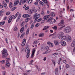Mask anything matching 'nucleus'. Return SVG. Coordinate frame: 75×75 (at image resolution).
Instances as JSON below:
<instances>
[{
    "label": "nucleus",
    "mask_w": 75,
    "mask_h": 75,
    "mask_svg": "<svg viewBox=\"0 0 75 75\" xmlns=\"http://www.w3.org/2000/svg\"><path fill=\"white\" fill-rule=\"evenodd\" d=\"M30 46L29 45H28L26 47L27 51L26 50H25V52L26 53H27L26 55V57L27 58H30Z\"/></svg>",
    "instance_id": "f257e3e1"
},
{
    "label": "nucleus",
    "mask_w": 75,
    "mask_h": 75,
    "mask_svg": "<svg viewBox=\"0 0 75 75\" xmlns=\"http://www.w3.org/2000/svg\"><path fill=\"white\" fill-rule=\"evenodd\" d=\"M2 53L3 54L2 56V58H5V57H7L8 56V53H7V51L6 49H4L2 51Z\"/></svg>",
    "instance_id": "f03ea898"
},
{
    "label": "nucleus",
    "mask_w": 75,
    "mask_h": 75,
    "mask_svg": "<svg viewBox=\"0 0 75 75\" xmlns=\"http://www.w3.org/2000/svg\"><path fill=\"white\" fill-rule=\"evenodd\" d=\"M71 29L69 26H68L65 28L64 29V32L65 33H68L71 31Z\"/></svg>",
    "instance_id": "7ed1b4c3"
},
{
    "label": "nucleus",
    "mask_w": 75,
    "mask_h": 75,
    "mask_svg": "<svg viewBox=\"0 0 75 75\" xmlns=\"http://www.w3.org/2000/svg\"><path fill=\"white\" fill-rule=\"evenodd\" d=\"M40 15L38 14L37 13H35L34 15V18H35V20L34 21V23H35L37 21V20L38 19V18L40 17Z\"/></svg>",
    "instance_id": "20e7f679"
},
{
    "label": "nucleus",
    "mask_w": 75,
    "mask_h": 75,
    "mask_svg": "<svg viewBox=\"0 0 75 75\" xmlns=\"http://www.w3.org/2000/svg\"><path fill=\"white\" fill-rule=\"evenodd\" d=\"M56 22V20L55 19L53 18L52 17H50V23L51 24H53V23H55Z\"/></svg>",
    "instance_id": "39448f33"
},
{
    "label": "nucleus",
    "mask_w": 75,
    "mask_h": 75,
    "mask_svg": "<svg viewBox=\"0 0 75 75\" xmlns=\"http://www.w3.org/2000/svg\"><path fill=\"white\" fill-rule=\"evenodd\" d=\"M66 36L67 38V40L68 42H71V41H72V40H71V38L70 37V36L68 35H66Z\"/></svg>",
    "instance_id": "423d86ee"
},
{
    "label": "nucleus",
    "mask_w": 75,
    "mask_h": 75,
    "mask_svg": "<svg viewBox=\"0 0 75 75\" xmlns=\"http://www.w3.org/2000/svg\"><path fill=\"white\" fill-rule=\"evenodd\" d=\"M26 1L27 0H21L19 3V6H21V5H22L23 4L25 3Z\"/></svg>",
    "instance_id": "0eeeda50"
},
{
    "label": "nucleus",
    "mask_w": 75,
    "mask_h": 75,
    "mask_svg": "<svg viewBox=\"0 0 75 75\" xmlns=\"http://www.w3.org/2000/svg\"><path fill=\"white\" fill-rule=\"evenodd\" d=\"M35 50L33 49L32 52V54H31V56L30 57L31 58H33L34 57V54H35Z\"/></svg>",
    "instance_id": "6e6552de"
},
{
    "label": "nucleus",
    "mask_w": 75,
    "mask_h": 75,
    "mask_svg": "<svg viewBox=\"0 0 75 75\" xmlns=\"http://www.w3.org/2000/svg\"><path fill=\"white\" fill-rule=\"evenodd\" d=\"M54 42L55 45H59L60 42H59V40H54Z\"/></svg>",
    "instance_id": "1a4fd4ad"
},
{
    "label": "nucleus",
    "mask_w": 75,
    "mask_h": 75,
    "mask_svg": "<svg viewBox=\"0 0 75 75\" xmlns=\"http://www.w3.org/2000/svg\"><path fill=\"white\" fill-rule=\"evenodd\" d=\"M60 43L62 46H65L66 45V42L63 40H61Z\"/></svg>",
    "instance_id": "9d476101"
},
{
    "label": "nucleus",
    "mask_w": 75,
    "mask_h": 75,
    "mask_svg": "<svg viewBox=\"0 0 75 75\" xmlns=\"http://www.w3.org/2000/svg\"><path fill=\"white\" fill-rule=\"evenodd\" d=\"M31 17V15L28 14H24L23 15V17L24 18H27L28 17Z\"/></svg>",
    "instance_id": "9b49d317"
},
{
    "label": "nucleus",
    "mask_w": 75,
    "mask_h": 75,
    "mask_svg": "<svg viewBox=\"0 0 75 75\" xmlns=\"http://www.w3.org/2000/svg\"><path fill=\"white\" fill-rule=\"evenodd\" d=\"M13 17H14V15H12L11 16L10 18H9V20L8 21V23H10Z\"/></svg>",
    "instance_id": "f8f14e48"
},
{
    "label": "nucleus",
    "mask_w": 75,
    "mask_h": 75,
    "mask_svg": "<svg viewBox=\"0 0 75 75\" xmlns=\"http://www.w3.org/2000/svg\"><path fill=\"white\" fill-rule=\"evenodd\" d=\"M47 44H48V45L50 47H53L54 45L53 43H51V42H47Z\"/></svg>",
    "instance_id": "ddd939ff"
},
{
    "label": "nucleus",
    "mask_w": 75,
    "mask_h": 75,
    "mask_svg": "<svg viewBox=\"0 0 75 75\" xmlns=\"http://www.w3.org/2000/svg\"><path fill=\"white\" fill-rule=\"evenodd\" d=\"M63 25H64V22L62 20L60 23H58V26H62Z\"/></svg>",
    "instance_id": "4468645a"
},
{
    "label": "nucleus",
    "mask_w": 75,
    "mask_h": 75,
    "mask_svg": "<svg viewBox=\"0 0 75 75\" xmlns=\"http://www.w3.org/2000/svg\"><path fill=\"white\" fill-rule=\"evenodd\" d=\"M50 15H46L44 17V20H47L48 18L50 17Z\"/></svg>",
    "instance_id": "2eb2a0df"
},
{
    "label": "nucleus",
    "mask_w": 75,
    "mask_h": 75,
    "mask_svg": "<svg viewBox=\"0 0 75 75\" xmlns=\"http://www.w3.org/2000/svg\"><path fill=\"white\" fill-rule=\"evenodd\" d=\"M6 68H8V67H10V63H9L8 61H7L6 62Z\"/></svg>",
    "instance_id": "dca6fc26"
},
{
    "label": "nucleus",
    "mask_w": 75,
    "mask_h": 75,
    "mask_svg": "<svg viewBox=\"0 0 75 75\" xmlns=\"http://www.w3.org/2000/svg\"><path fill=\"white\" fill-rule=\"evenodd\" d=\"M71 47H74L75 46V40H74L71 43Z\"/></svg>",
    "instance_id": "f3484780"
},
{
    "label": "nucleus",
    "mask_w": 75,
    "mask_h": 75,
    "mask_svg": "<svg viewBox=\"0 0 75 75\" xmlns=\"http://www.w3.org/2000/svg\"><path fill=\"white\" fill-rule=\"evenodd\" d=\"M19 3V1L18 0H17L14 3V6H17V4H18V3Z\"/></svg>",
    "instance_id": "a211bd4d"
},
{
    "label": "nucleus",
    "mask_w": 75,
    "mask_h": 75,
    "mask_svg": "<svg viewBox=\"0 0 75 75\" xmlns=\"http://www.w3.org/2000/svg\"><path fill=\"white\" fill-rule=\"evenodd\" d=\"M52 28L54 29L55 31H56V30H57V26H54V27H52Z\"/></svg>",
    "instance_id": "6ab92c4d"
},
{
    "label": "nucleus",
    "mask_w": 75,
    "mask_h": 75,
    "mask_svg": "<svg viewBox=\"0 0 75 75\" xmlns=\"http://www.w3.org/2000/svg\"><path fill=\"white\" fill-rule=\"evenodd\" d=\"M49 27L50 26H45L44 28L43 29V30H47Z\"/></svg>",
    "instance_id": "aec40b11"
},
{
    "label": "nucleus",
    "mask_w": 75,
    "mask_h": 75,
    "mask_svg": "<svg viewBox=\"0 0 75 75\" xmlns=\"http://www.w3.org/2000/svg\"><path fill=\"white\" fill-rule=\"evenodd\" d=\"M67 37L66 35V36H63L62 38V40H67Z\"/></svg>",
    "instance_id": "412c9836"
},
{
    "label": "nucleus",
    "mask_w": 75,
    "mask_h": 75,
    "mask_svg": "<svg viewBox=\"0 0 75 75\" xmlns=\"http://www.w3.org/2000/svg\"><path fill=\"white\" fill-rule=\"evenodd\" d=\"M58 68H56L55 70V74L57 75L58 74Z\"/></svg>",
    "instance_id": "4be33fe9"
},
{
    "label": "nucleus",
    "mask_w": 75,
    "mask_h": 75,
    "mask_svg": "<svg viewBox=\"0 0 75 75\" xmlns=\"http://www.w3.org/2000/svg\"><path fill=\"white\" fill-rule=\"evenodd\" d=\"M70 66H69V65L68 64H66L65 65V67L67 69H68V68H70Z\"/></svg>",
    "instance_id": "5701e85b"
},
{
    "label": "nucleus",
    "mask_w": 75,
    "mask_h": 75,
    "mask_svg": "<svg viewBox=\"0 0 75 75\" xmlns=\"http://www.w3.org/2000/svg\"><path fill=\"white\" fill-rule=\"evenodd\" d=\"M23 30H24V27H22L20 29L21 33H23Z\"/></svg>",
    "instance_id": "b1692460"
},
{
    "label": "nucleus",
    "mask_w": 75,
    "mask_h": 75,
    "mask_svg": "<svg viewBox=\"0 0 75 75\" xmlns=\"http://www.w3.org/2000/svg\"><path fill=\"white\" fill-rule=\"evenodd\" d=\"M18 14H19V12H17L14 16L13 17V19H15V18H16L17 17V16L18 15Z\"/></svg>",
    "instance_id": "393cba45"
},
{
    "label": "nucleus",
    "mask_w": 75,
    "mask_h": 75,
    "mask_svg": "<svg viewBox=\"0 0 75 75\" xmlns=\"http://www.w3.org/2000/svg\"><path fill=\"white\" fill-rule=\"evenodd\" d=\"M5 21H4V22H0V25H3L5 24Z\"/></svg>",
    "instance_id": "a878e982"
},
{
    "label": "nucleus",
    "mask_w": 75,
    "mask_h": 75,
    "mask_svg": "<svg viewBox=\"0 0 75 75\" xmlns=\"http://www.w3.org/2000/svg\"><path fill=\"white\" fill-rule=\"evenodd\" d=\"M28 12H29V13L30 14H32L33 13V10H29Z\"/></svg>",
    "instance_id": "bb28decb"
},
{
    "label": "nucleus",
    "mask_w": 75,
    "mask_h": 75,
    "mask_svg": "<svg viewBox=\"0 0 75 75\" xmlns=\"http://www.w3.org/2000/svg\"><path fill=\"white\" fill-rule=\"evenodd\" d=\"M30 31V28H28L27 30H26V34L27 35L28 34V33H29V31Z\"/></svg>",
    "instance_id": "cd10ccee"
},
{
    "label": "nucleus",
    "mask_w": 75,
    "mask_h": 75,
    "mask_svg": "<svg viewBox=\"0 0 75 75\" xmlns=\"http://www.w3.org/2000/svg\"><path fill=\"white\" fill-rule=\"evenodd\" d=\"M18 16V19H20V18H21V13H19Z\"/></svg>",
    "instance_id": "c85d7f7f"
},
{
    "label": "nucleus",
    "mask_w": 75,
    "mask_h": 75,
    "mask_svg": "<svg viewBox=\"0 0 75 75\" xmlns=\"http://www.w3.org/2000/svg\"><path fill=\"white\" fill-rule=\"evenodd\" d=\"M58 37L60 39V40H62V36L61 35H59Z\"/></svg>",
    "instance_id": "c756f323"
},
{
    "label": "nucleus",
    "mask_w": 75,
    "mask_h": 75,
    "mask_svg": "<svg viewBox=\"0 0 75 75\" xmlns=\"http://www.w3.org/2000/svg\"><path fill=\"white\" fill-rule=\"evenodd\" d=\"M25 23V22H24V21L22 22L21 24V27H23L24 26Z\"/></svg>",
    "instance_id": "7c9ffc66"
},
{
    "label": "nucleus",
    "mask_w": 75,
    "mask_h": 75,
    "mask_svg": "<svg viewBox=\"0 0 75 75\" xmlns=\"http://www.w3.org/2000/svg\"><path fill=\"white\" fill-rule=\"evenodd\" d=\"M44 35V33H41L39 35V37H42Z\"/></svg>",
    "instance_id": "2f4dec72"
},
{
    "label": "nucleus",
    "mask_w": 75,
    "mask_h": 75,
    "mask_svg": "<svg viewBox=\"0 0 75 75\" xmlns=\"http://www.w3.org/2000/svg\"><path fill=\"white\" fill-rule=\"evenodd\" d=\"M25 43L23 41L22 42V43L21 44V46L22 47H24V45H25Z\"/></svg>",
    "instance_id": "473e14b6"
},
{
    "label": "nucleus",
    "mask_w": 75,
    "mask_h": 75,
    "mask_svg": "<svg viewBox=\"0 0 75 75\" xmlns=\"http://www.w3.org/2000/svg\"><path fill=\"white\" fill-rule=\"evenodd\" d=\"M3 4H4V7H6L7 6V4L4 2V1H3Z\"/></svg>",
    "instance_id": "72a5a7b5"
},
{
    "label": "nucleus",
    "mask_w": 75,
    "mask_h": 75,
    "mask_svg": "<svg viewBox=\"0 0 75 75\" xmlns=\"http://www.w3.org/2000/svg\"><path fill=\"white\" fill-rule=\"evenodd\" d=\"M24 34H25V33H23L21 35V36L20 38H22L23 37H24Z\"/></svg>",
    "instance_id": "f704fd0d"
},
{
    "label": "nucleus",
    "mask_w": 75,
    "mask_h": 75,
    "mask_svg": "<svg viewBox=\"0 0 75 75\" xmlns=\"http://www.w3.org/2000/svg\"><path fill=\"white\" fill-rule=\"evenodd\" d=\"M0 13H1L2 14H3V13H4V9H2L1 11H0Z\"/></svg>",
    "instance_id": "c9c22d12"
},
{
    "label": "nucleus",
    "mask_w": 75,
    "mask_h": 75,
    "mask_svg": "<svg viewBox=\"0 0 75 75\" xmlns=\"http://www.w3.org/2000/svg\"><path fill=\"white\" fill-rule=\"evenodd\" d=\"M12 6H13V4H12V2H10V3L9 4V7L11 8V7H12Z\"/></svg>",
    "instance_id": "e433bc0d"
},
{
    "label": "nucleus",
    "mask_w": 75,
    "mask_h": 75,
    "mask_svg": "<svg viewBox=\"0 0 75 75\" xmlns=\"http://www.w3.org/2000/svg\"><path fill=\"white\" fill-rule=\"evenodd\" d=\"M39 3L41 6H44V3H43L42 1H40Z\"/></svg>",
    "instance_id": "4c0bfd02"
},
{
    "label": "nucleus",
    "mask_w": 75,
    "mask_h": 75,
    "mask_svg": "<svg viewBox=\"0 0 75 75\" xmlns=\"http://www.w3.org/2000/svg\"><path fill=\"white\" fill-rule=\"evenodd\" d=\"M46 51V52L47 54H49V53H50L51 52V50H47Z\"/></svg>",
    "instance_id": "58836bf2"
},
{
    "label": "nucleus",
    "mask_w": 75,
    "mask_h": 75,
    "mask_svg": "<svg viewBox=\"0 0 75 75\" xmlns=\"http://www.w3.org/2000/svg\"><path fill=\"white\" fill-rule=\"evenodd\" d=\"M45 50H47L49 49V47L48 46H46L45 47Z\"/></svg>",
    "instance_id": "ea45409f"
},
{
    "label": "nucleus",
    "mask_w": 75,
    "mask_h": 75,
    "mask_svg": "<svg viewBox=\"0 0 75 75\" xmlns=\"http://www.w3.org/2000/svg\"><path fill=\"white\" fill-rule=\"evenodd\" d=\"M17 8V7H14L13 8H12V11H14L15 9H16V8Z\"/></svg>",
    "instance_id": "a19ab883"
},
{
    "label": "nucleus",
    "mask_w": 75,
    "mask_h": 75,
    "mask_svg": "<svg viewBox=\"0 0 75 75\" xmlns=\"http://www.w3.org/2000/svg\"><path fill=\"white\" fill-rule=\"evenodd\" d=\"M59 17L60 18H63V16H62V15H60L59 16Z\"/></svg>",
    "instance_id": "79ce46f5"
},
{
    "label": "nucleus",
    "mask_w": 75,
    "mask_h": 75,
    "mask_svg": "<svg viewBox=\"0 0 75 75\" xmlns=\"http://www.w3.org/2000/svg\"><path fill=\"white\" fill-rule=\"evenodd\" d=\"M1 64H4V63H5V61L4 60L1 61Z\"/></svg>",
    "instance_id": "37998d69"
},
{
    "label": "nucleus",
    "mask_w": 75,
    "mask_h": 75,
    "mask_svg": "<svg viewBox=\"0 0 75 75\" xmlns=\"http://www.w3.org/2000/svg\"><path fill=\"white\" fill-rule=\"evenodd\" d=\"M52 62L54 66H55V61H54V60H52Z\"/></svg>",
    "instance_id": "c03bdc74"
},
{
    "label": "nucleus",
    "mask_w": 75,
    "mask_h": 75,
    "mask_svg": "<svg viewBox=\"0 0 75 75\" xmlns=\"http://www.w3.org/2000/svg\"><path fill=\"white\" fill-rule=\"evenodd\" d=\"M1 68L2 69H5V67L4 66H1Z\"/></svg>",
    "instance_id": "a18cd8bd"
},
{
    "label": "nucleus",
    "mask_w": 75,
    "mask_h": 75,
    "mask_svg": "<svg viewBox=\"0 0 75 75\" xmlns=\"http://www.w3.org/2000/svg\"><path fill=\"white\" fill-rule=\"evenodd\" d=\"M51 15L52 16H54V17H55V15L54 14V12L51 13Z\"/></svg>",
    "instance_id": "49530a36"
},
{
    "label": "nucleus",
    "mask_w": 75,
    "mask_h": 75,
    "mask_svg": "<svg viewBox=\"0 0 75 75\" xmlns=\"http://www.w3.org/2000/svg\"><path fill=\"white\" fill-rule=\"evenodd\" d=\"M10 12H6V15H7V16H8L9 15H10Z\"/></svg>",
    "instance_id": "de8ad7c7"
},
{
    "label": "nucleus",
    "mask_w": 75,
    "mask_h": 75,
    "mask_svg": "<svg viewBox=\"0 0 75 75\" xmlns=\"http://www.w3.org/2000/svg\"><path fill=\"white\" fill-rule=\"evenodd\" d=\"M30 8V7L28 6L26 7L25 9V10H28Z\"/></svg>",
    "instance_id": "09e8293b"
},
{
    "label": "nucleus",
    "mask_w": 75,
    "mask_h": 75,
    "mask_svg": "<svg viewBox=\"0 0 75 75\" xmlns=\"http://www.w3.org/2000/svg\"><path fill=\"white\" fill-rule=\"evenodd\" d=\"M31 71V70H28V71H26V73L28 74H30V72Z\"/></svg>",
    "instance_id": "8fccbe9b"
},
{
    "label": "nucleus",
    "mask_w": 75,
    "mask_h": 75,
    "mask_svg": "<svg viewBox=\"0 0 75 75\" xmlns=\"http://www.w3.org/2000/svg\"><path fill=\"white\" fill-rule=\"evenodd\" d=\"M18 30V28H17L16 27H15V28L14 29V31H17Z\"/></svg>",
    "instance_id": "3c124183"
},
{
    "label": "nucleus",
    "mask_w": 75,
    "mask_h": 75,
    "mask_svg": "<svg viewBox=\"0 0 75 75\" xmlns=\"http://www.w3.org/2000/svg\"><path fill=\"white\" fill-rule=\"evenodd\" d=\"M42 1H43L44 3H47V0H42Z\"/></svg>",
    "instance_id": "603ef678"
},
{
    "label": "nucleus",
    "mask_w": 75,
    "mask_h": 75,
    "mask_svg": "<svg viewBox=\"0 0 75 75\" xmlns=\"http://www.w3.org/2000/svg\"><path fill=\"white\" fill-rule=\"evenodd\" d=\"M63 63H64V64H67V61L66 60H63Z\"/></svg>",
    "instance_id": "864d4df0"
},
{
    "label": "nucleus",
    "mask_w": 75,
    "mask_h": 75,
    "mask_svg": "<svg viewBox=\"0 0 75 75\" xmlns=\"http://www.w3.org/2000/svg\"><path fill=\"white\" fill-rule=\"evenodd\" d=\"M42 20V19L41 18H40L38 19V22H40V21H41Z\"/></svg>",
    "instance_id": "5fc2aeb1"
},
{
    "label": "nucleus",
    "mask_w": 75,
    "mask_h": 75,
    "mask_svg": "<svg viewBox=\"0 0 75 75\" xmlns=\"http://www.w3.org/2000/svg\"><path fill=\"white\" fill-rule=\"evenodd\" d=\"M39 24V23H38L36 24L35 25V27H38V26H39V25H38V24Z\"/></svg>",
    "instance_id": "6e6d98bb"
},
{
    "label": "nucleus",
    "mask_w": 75,
    "mask_h": 75,
    "mask_svg": "<svg viewBox=\"0 0 75 75\" xmlns=\"http://www.w3.org/2000/svg\"><path fill=\"white\" fill-rule=\"evenodd\" d=\"M58 54V53H54L53 54V55H54V56H55V55H57Z\"/></svg>",
    "instance_id": "4d7b16f0"
},
{
    "label": "nucleus",
    "mask_w": 75,
    "mask_h": 75,
    "mask_svg": "<svg viewBox=\"0 0 75 75\" xmlns=\"http://www.w3.org/2000/svg\"><path fill=\"white\" fill-rule=\"evenodd\" d=\"M38 3L37 2H36L34 3V4H35V5H36V6H38Z\"/></svg>",
    "instance_id": "13d9d810"
},
{
    "label": "nucleus",
    "mask_w": 75,
    "mask_h": 75,
    "mask_svg": "<svg viewBox=\"0 0 75 75\" xmlns=\"http://www.w3.org/2000/svg\"><path fill=\"white\" fill-rule=\"evenodd\" d=\"M29 20V18H28L26 19L25 20V22L26 23H27L28 22V21Z\"/></svg>",
    "instance_id": "bf43d9fd"
},
{
    "label": "nucleus",
    "mask_w": 75,
    "mask_h": 75,
    "mask_svg": "<svg viewBox=\"0 0 75 75\" xmlns=\"http://www.w3.org/2000/svg\"><path fill=\"white\" fill-rule=\"evenodd\" d=\"M5 39L7 44H8V42H7V38H5Z\"/></svg>",
    "instance_id": "052dcab7"
},
{
    "label": "nucleus",
    "mask_w": 75,
    "mask_h": 75,
    "mask_svg": "<svg viewBox=\"0 0 75 75\" xmlns=\"http://www.w3.org/2000/svg\"><path fill=\"white\" fill-rule=\"evenodd\" d=\"M50 20H51L50 18L49 19H48L47 21V22H50Z\"/></svg>",
    "instance_id": "680f3d73"
},
{
    "label": "nucleus",
    "mask_w": 75,
    "mask_h": 75,
    "mask_svg": "<svg viewBox=\"0 0 75 75\" xmlns=\"http://www.w3.org/2000/svg\"><path fill=\"white\" fill-rule=\"evenodd\" d=\"M20 33H18V38H20Z\"/></svg>",
    "instance_id": "e2e57ef3"
},
{
    "label": "nucleus",
    "mask_w": 75,
    "mask_h": 75,
    "mask_svg": "<svg viewBox=\"0 0 75 75\" xmlns=\"http://www.w3.org/2000/svg\"><path fill=\"white\" fill-rule=\"evenodd\" d=\"M5 1L6 3H9V0H5Z\"/></svg>",
    "instance_id": "0e129e2a"
},
{
    "label": "nucleus",
    "mask_w": 75,
    "mask_h": 75,
    "mask_svg": "<svg viewBox=\"0 0 75 75\" xmlns=\"http://www.w3.org/2000/svg\"><path fill=\"white\" fill-rule=\"evenodd\" d=\"M64 27H62L61 28H59V29H58V30H61V29H62V28H63Z\"/></svg>",
    "instance_id": "69168bd1"
},
{
    "label": "nucleus",
    "mask_w": 75,
    "mask_h": 75,
    "mask_svg": "<svg viewBox=\"0 0 75 75\" xmlns=\"http://www.w3.org/2000/svg\"><path fill=\"white\" fill-rule=\"evenodd\" d=\"M38 10L39 11H40V7H38Z\"/></svg>",
    "instance_id": "338daca9"
},
{
    "label": "nucleus",
    "mask_w": 75,
    "mask_h": 75,
    "mask_svg": "<svg viewBox=\"0 0 75 75\" xmlns=\"http://www.w3.org/2000/svg\"><path fill=\"white\" fill-rule=\"evenodd\" d=\"M3 75H6V71H4Z\"/></svg>",
    "instance_id": "774afa93"
}]
</instances>
